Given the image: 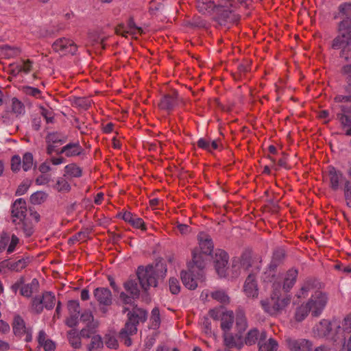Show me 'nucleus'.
I'll list each match as a JSON object with an SVG mask.
<instances>
[{
	"mask_svg": "<svg viewBox=\"0 0 351 351\" xmlns=\"http://www.w3.org/2000/svg\"><path fill=\"white\" fill-rule=\"evenodd\" d=\"M78 315L70 314V317L66 319V324L73 327L76 325L77 322Z\"/></svg>",
	"mask_w": 351,
	"mask_h": 351,
	"instance_id": "62",
	"label": "nucleus"
},
{
	"mask_svg": "<svg viewBox=\"0 0 351 351\" xmlns=\"http://www.w3.org/2000/svg\"><path fill=\"white\" fill-rule=\"evenodd\" d=\"M343 72L347 75L348 83L351 86V65L343 66Z\"/></svg>",
	"mask_w": 351,
	"mask_h": 351,
	"instance_id": "64",
	"label": "nucleus"
},
{
	"mask_svg": "<svg viewBox=\"0 0 351 351\" xmlns=\"http://www.w3.org/2000/svg\"><path fill=\"white\" fill-rule=\"evenodd\" d=\"M34 165V158L31 153L27 152L23 156V169L27 171L29 170Z\"/></svg>",
	"mask_w": 351,
	"mask_h": 351,
	"instance_id": "37",
	"label": "nucleus"
},
{
	"mask_svg": "<svg viewBox=\"0 0 351 351\" xmlns=\"http://www.w3.org/2000/svg\"><path fill=\"white\" fill-rule=\"evenodd\" d=\"M21 160L19 156H14L11 160V169L13 171H17L20 169Z\"/></svg>",
	"mask_w": 351,
	"mask_h": 351,
	"instance_id": "53",
	"label": "nucleus"
},
{
	"mask_svg": "<svg viewBox=\"0 0 351 351\" xmlns=\"http://www.w3.org/2000/svg\"><path fill=\"white\" fill-rule=\"evenodd\" d=\"M13 330L14 334L17 336H25V340L26 341H31V331L26 328L24 320L19 315H16L14 318Z\"/></svg>",
	"mask_w": 351,
	"mask_h": 351,
	"instance_id": "15",
	"label": "nucleus"
},
{
	"mask_svg": "<svg viewBox=\"0 0 351 351\" xmlns=\"http://www.w3.org/2000/svg\"><path fill=\"white\" fill-rule=\"evenodd\" d=\"M50 181V177L47 175H41L38 176L36 180V183L38 185H44L47 184Z\"/></svg>",
	"mask_w": 351,
	"mask_h": 351,
	"instance_id": "58",
	"label": "nucleus"
},
{
	"mask_svg": "<svg viewBox=\"0 0 351 351\" xmlns=\"http://www.w3.org/2000/svg\"><path fill=\"white\" fill-rule=\"evenodd\" d=\"M54 51L60 55L73 54L77 51V46L72 40L66 38L56 40L52 46Z\"/></svg>",
	"mask_w": 351,
	"mask_h": 351,
	"instance_id": "11",
	"label": "nucleus"
},
{
	"mask_svg": "<svg viewBox=\"0 0 351 351\" xmlns=\"http://www.w3.org/2000/svg\"><path fill=\"white\" fill-rule=\"evenodd\" d=\"M339 120L343 127L348 128L346 130V135L351 136V119L346 115L341 114L339 117Z\"/></svg>",
	"mask_w": 351,
	"mask_h": 351,
	"instance_id": "43",
	"label": "nucleus"
},
{
	"mask_svg": "<svg viewBox=\"0 0 351 351\" xmlns=\"http://www.w3.org/2000/svg\"><path fill=\"white\" fill-rule=\"evenodd\" d=\"M94 296L100 305L108 306L112 303V294L106 288H97L94 291Z\"/></svg>",
	"mask_w": 351,
	"mask_h": 351,
	"instance_id": "18",
	"label": "nucleus"
},
{
	"mask_svg": "<svg viewBox=\"0 0 351 351\" xmlns=\"http://www.w3.org/2000/svg\"><path fill=\"white\" fill-rule=\"evenodd\" d=\"M88 235V232L87 230L81 231L75 234V239L78 241L84 242L87 239Z\"/></svg>",
	"mask_w": 351,
	"mask_h": 351,
	"instance_id": "60",
	"label": "nucleus"
},
{
	"mask_svg": "<svg viewBox=\"0 0 351 351\" xmlns=\"http://www.w3.org/2000/svg\"><path fill=\"white\" fill-rule=\"evenodd\" d=\"M200 257L197 252H193V262L188 265L189 271H182L181 278L184 285L189 289H195L199 282H202L204 278L203 261H199Z\"/></svg>",
	"mask_w": 351,
	"mask_h": 351,
	"instance_id": "2",
	"label": "nucleus"
},
{
	"mask_svg": "<svg viewBox=\"0 0 351 351\" xmlns=\"http://www.w3.org/2000/svg\"><path fill=\"white\" fill-rule=\"evenodd\" d=\"M228 256L226 252L221 250H217L215 252V267L219 277H226L227 276L226 265L228 263Z\"/></svg>",
	"mask_w": 351,
	"mask_h": 351,
	"instance_id": "13",
	"label": "nucleus"
},
{
	"mask_svg": "<svg viewBox=\"0 0 351 351\" xmlns=\"http://www.w3.org/2000/svg\"><path fill=\"white\" fill-rule=\"evenodd\" d=\"M41 300L43 301V306L48 309L52 308L55 305L56 298L54 295L50 292H45L43 293Z\"/></svg>",
	"mask_w": 351,
	"mask_h": 351,
	"instance_id": "28",
	"label": "nucleus"
},
{
	"mask_svg": "<svg viewBox=\"0 0 351 351\" xmlns=\"http://www.w3.org/2000/svg\"><path fill=\"white\" fill-rule=\"evenodd\" d=\"M152 322V327L154 329L157 328L160 326V313L158 308H154L152 311V316L150 318Z\"/></svg>",
	"mask_w": 351,
	"mask_h": 351,
	"instance_id": "40",
	"label": "nucleus"
},
{
	"mask_svg": "<svg viewBox=\"0 0 351 351\" xmlns=\"http://www.w3.org/2000/svg\"><path fill=\"white\" fill-rule=\"evenodd\" d=\"M286 345L290 351H311L312 343L305 339H295L294 337H287Z\"/></svg>",
	"mask_w": 351,
	"mask_h": 351,
	"instance_id": "12",
	"label": "nucleus"
},
{
	"mask_svg": "<svg viewBox=\"0 0 351 351\" xmlns=\"http://www.w3.org/2000/svg\"><path fill=\"white\" fill-rule=\"evenodd\" d=\"M64 176L71 177H80L82 175V171L79 167L75 164H69L64 167Z\"/></svg>",
	"mask_w": 351,
	"mask_h": 351,
	"instance_id": "29",
	"label": "nucleus"
},
{
	"mask_svg": "<svg viewBox=\"0 0 351 351\" xmlns=\"http://www.w3.org/2000/svg\"><path fill=\"white\" fill-rule=\"evenodd\" d=\"M55 188L58 191L67 192L70 190V185L66 180L60 178L57 180Z\"/></svg>",
	"mask_w": 351,
	"mask_h": 351,
	"instance_id": "42",
	"label": "nucleus"
},
{
	"mask_svg": "<svg viewBox=\"0 0 351 351\" xmlns=\"http://www.w3.org/2000/svg\"><path fill=\"white\" fill-rule=\"evenodd\" d=\"M341 23L339 25V34L334 39L332 47L335 49L341 50V56L348 60L349 52L351 51V29H343ZM351 59V56H350Z\"/></svg>",
	"mask_w": 351,
	"mask_h": 351,
	"instance_id": "7",
	"label": "nucleus"
},
{
	"mask_svg": "<svg viewBox=\"0 0 351 351\" xmlns=\"http://www.w3.org/2000/svg\"><path fill=\"white\" fill-rule=\"evenodd\" d=\"M81 319L84 322H88V325L86 328L81 330L80 336L86 338L90 337V335L94 333L93 330L97 326V323H90L91 321H93V315L90 312L83 313L81 316Z\"/></svg>",
	"mask_w": 351,
	"mask_h": 351,
	"instance_id": "17",
	"label": "nucleus"
},
{
	"mask_svg": "<svg viewBox=\"0 0 351 351\" xmlns=\"http://www.w3.org/2000/svg\"><path fill=\"white\" fill-rule=\"evenodd\" d=\"M38 281L34 278L30 283L25 285L21 289V294L25 297L29 298L38 289Z\"/></svg>",
	"mask_w": 351,
	"mask_h": 351,
	"instance_id": "27",
	"label": "nucleus"
},
{
	"mask_svg": "<svg viewBox=\"0 0 351 351\" xmlns=\"http://www.w3.org/2000/svg\"><path fill=\"white\" fill-rule=\"evenodd\" d=\"M26 93L29 95L38 97L40 94V91L36 88L27 87Z\"/></svg>",
	"mask_w": 351,
	"mask_h": 351,
	"instance_id": "63",
	"label": "nucleus"
},
{
	"mask_svg": "<svg viewBox=\"0 0 351 351\" xmlns=\"http://www.w3.org/2000/svg\"><path fill=\"white\" fill-rule=\"evenodd\" d=\"M280 291L274 290L271 298L268 301H262L261 304L265 311L274 315L283 311L290 303L289 296H282Z\"/></svg>",
	"mask_w": 351,
	"mask_h": 351,
	"instance_id": "4",
	"label": "nucleus"
},
{
	"mask_svg": "<svg viewBox=\"0 0 351 351\" xmlns=\"http://www.w3.org/2000/svg\"><path fill=\"white\" fill-rule=\"evenodd\" d=\"M197 145L199 147L209 151L210 149V141L205 138H200L197 141Z\"/></svg>",
	"mask_w": 351,
	"mask_h": 351,
	"instance_id": "59",
	"label": "nucleus"
},
{
	"mask_svg": "<svg viewBox=\"0 0 351 351\" xmlns=\"http://www.w3.org/2000/svg\"><path fill=\"white\" fill-rule=\"evenodd\" d=\"M125 289L128 291L132 297H137L139 293V290L136 282L134 280H128L124 285Z\"/></svg>",
	"mask_w": 351,
	"mask_h": 351,
	"instance_id": "35",
	"label": "nucleus"
},
{
	"mask_svg": "<svg viewBox=\"0 0 351 351\" xmlns=\"http://www.w3.org/2000/svg\"><path fill=\"white\" fill-rule=\"evenodd\" d=\"M3 53L8 57H12L19 54V49L9 46H5L2 49Z\"/></svg>",
	"mask_w": 351,
	"mask_h": 351,
	"instance_id": "50",
	"label": "nucleus"
},
{
	"mask_svg": "<svg viewBox=\"0 0 351 351\" xmlns=\"http://www.w3.org/2000/svg\"><path fill=\"white\" fill-rule=\"evenodd\" d=\"M38 343L43 347L45 351H54L56 345L53 341L47 338L46 334L43 331H40L38 335Z\"/></svg>",
	"mask_w": 351,
	"mask_h": 351,
	"instance_id": "25",
	"label": "nucleus"
},
{
	"mask_svg": "<svg viewBox=\"0 0 351 351\" xmlns=\"http://www.w3.org/2000/svg\"><path fill=\"white\" fill-rule=\"evenodd\" d=\"M210 316L215 320L221 319V328L223 331V341L228 348L240 350L243 346V339L240 335H232L229 333L233 324V313L226 311L222 306L215 308L209 311Z\"/></svg>",
	"mask_w": 351,
	"mask_h": 351,
	"instance_id": "1",
	"label": "nucleus"
},
{
	"mask_svg": "<svg viewBox=\"0 0 351 351\" xmlns=\"http://www.w3.org/2000/svg\"><path fill=\"white\" fill-rule=\"evenodd\" d=\"M130 223L134 228H141L142 230L145 229L143 219L136 215H134L133 219L131 220Z\"/></svg>",
	"mask_w": 351,
	"mask_h": 351,
	"instance_id": "52",
	"label": "nucleus"
},
{
	"mask_svg": "<svg viewBox=\"0 0 351 351\" xmlns=\"http://www.w3.org/2000/svg\"><path fill=\"white\" fill-rule=\"evenodd\" d=\"M328 172L330 187L336 191L339 188L340 184L343 181V175L332 167H328Z\"/></svg>",
	"mask_w": 351,
	"mask_h": 351,
	"instance_id": "22",
	"label": "nucleus"
},
{
	"mask_svg": "<svg viewBox=\"0 0 351 351\" xmlns=\"http://www.w3.org/2000/svg\"><path fill=\"white\" fill-rule=\"evenodd\" d=\"M158 265H149L140 267L138 269L137 275L140 284L143 289L147 290L149 287H155L157 285V271Z\"/></svg>",
	"mask_w": 351,
	"mask_h": 351,
	"instance_id": "8",
	"label": "nucleus"
},
{
	"mask_svg": "<svg viewBox=\"0 0 351 351\" xmlns=\"http://www.w3.org/2000/svg\"><path fill=\"white\" fill-rule=\"evenodd\" d=\"M43 304L40 297H36L33 299L32 308L36 313H40L43 309Z\"/></svg>",
	"mask_w": 351,
	"mask_h": 351,
	"instance_id": "44",
	"label": "nucleus"
},
{
	"mask_svg": "<svg viewBox=\"0 0 351 351\" xmlns=\"http://www.w3.org/2000/svg\"><path fill=\"white\" fill-rule=\"evenodd\" d=\"M19 238L16 235L12 234V237H11L10 243L8 247V253L13 252L15 250V247L17 245V244L19 243Z\"/></svg>",
	"mask_w": 351,
	"mask_h": 351,
	"instance_id": "56",
	"label": "nucleus"
},
{
	"mask_svg": "<svg viewBox=\"0 0 351 351\" xmlns=\"http://www.w3.org/2000/svg\"><path fill=\"white\" fill-rule=\"evenodd\" d=\"M32 66V64L29 60H22L18 63L11 64V71L14 75L21 72L27 73L31 70Z\"/></svg>",
	"mask_w": 351,
	"mask_h": 351,
	"instance_id": "24",
	"label": "nucleus"
},
{
	"mask_svg": "<svg viewBox=\"0 0 351 351\" xmlns=\"http://www.w3.org/2000/svg\"><path fill=\"white\" fill-rule=\"evenodd\" d=\"M298 271L295 269H291L285 274L273 276L271 278L272 287L274 290L284 292H288L293 287L296 282Z\"/></svg>",
	"mask_w": 351,
	"mask_h": 351,
	"instance_id": "5",
	"label": "nucleus"
},
{
	"mask_svg": "<svg viewBox=\"0 0 351 351\" xmlns=\"http://www.w3.org/2000/svg\"><path fill=\"white\" fill-rule=\"evenodd\" d=\"M103 347V341L99 335H93L88 348L90 351L99 349Z\"/></svg>",
	"mask_w": 351,
	"mask_h": 351,
	"instance_id": "38",
	"label": "nucleus"
},
{
	"mask_svg": "<svg viewBox=\"0 0 351 351\" xmlns=\"http://www.w3.org/2000/svg\"><path fill=\"white\" fill-rule=\"evenodd\" d=\"M106 344L109 348L116 349L118 347L117 340L114 336L110 335L106 337Z\"/></svg>",
	"mask_w": 351,
	"mask_h": 351,
	"instance_id": "54",
	"label": "nucleus"
},
{
	"mask_svg": "<svg viewBox=\"0 0 351 351\" xmlns=\"http://www.w3.org/2000/svg\"><path fill=\"white\" fill-rule=\"evenodd\" d=\"M169 290L173 294H178L180 290V286L178 279L171 278L169 280Z\"/></svg>",
	"mask_w": 351,
	"mask_h": 351,
	"instance_id": "45",
	"label": "nucleus"
},
{
	"mask_svg": "<svg viewBox=\"0 0 351 351\" xmlns=\"http://www.w3.org/2000/svg\"><path fill=\"white\" fill-rule=\"evenodd\" d=\"M266 333L263 331L260 334V340L258 341V351H276L278 348V342L270 338L267 341H263V340L266 339Z\"/></svg>",
	"mask_w": 351,
	"mask_h": 351,
	"instance_id": "21",
	"label": "nucleus"
},
{
	"mask_svg": "<svg viewBox=\"0 0 351 351\" xmlns=\"http://www.w3.org/2000/svg\"><path fill=\"white\" fill-rule=\"evenodd\" d=\"M68 308L70 314L79 315L80 304L77 300H71L68 303Z\"/></svg>",
	"mask_w": 351,
	"mask_h": 351,
	"instance_id": "47",
	"label": "nucleus"
},
{
	"mask_svg": "<svg viewBox=\"0 0 351 351\" xmlns=\"http://www.w3.org/2000/svg\"><path fill=\"white\" fill-rule=\"evenodd\" d=\"M198 241L199 249L194 250L192 252V255L193 256V252H196L197 255L200 257L199 261L201 262L203 261L204 267L206 258L211 254L213 250V244L210 237L204 232H200L198 234ZM192 262H193V258L192 259Z\"/></svg>",
	"mask_w": 351,
	"mask_h": 351,
	"instance_id": "9",
	"label": "nucleus"
},
{
	"mask_svg": "<svg viewBox=\"0 0 351 351\" xmlns=\"http://www.w3.org/2000/svg\"><path fill=\"white\" fill-rule=\"evenodd\" d=\"M29 187V183L27 181L23 182L16 189V194L18 195H22L25 194L27 191Z\"/></svg>",
	"mask_w": 351,
	"mask_h": 351,
	"instance_id": "57",
	"label": "nucleus"
},
{
	"mask_svg": "<svg viewBox=\"0 0 351 351\" xmlns=\"http://www.w3.org/2000/svg\"><path fill=\"white\" fill-rule=\"evenodd\" d=\"M27 212L26 202L22 199H17L13 204L12 208V216L14 223L17 221H23L25 220V215Z\"/></svg>",
	"mask_w": 351,
	"mask_h": 351,
	"instance_id": "14",
	"label": "nucleus"
},
{
	"mask_svg": "<svg viewBox=\"0 0 351 351\" xmlns=\"http://www.w3.org/2000/svg\"><path fill=\"white\" fill-rule=\"evenodd\" d=\"M47 197V194L43 191H37L33 193L30 197V201L33 204H40L43 203Z\"/></svg>",
	"mask_w": 351,
	"mask_h": 351,
	"instance_id": "33",
	"label": "nucleus"
},
{
	"mask_svg": "<svg viewBox=\"0 0 351 351\" xmlns=\"http://www.w3.org/2000/svg\"><path fill=\"white\" fill-rule=\"evenodd\" d=\"M12 110L15 113L21 114L23 110V106L17 99H12Z\"/></svg>",
	"mask_w": 351,
	"mask_h": 351,
	"instance_id": "55",
	"label": "nucleus"
},
{
	"mask_svg": "<svg viewBox=\"0 0 351 351\" xmlns=\"http://www.w3.org/2000/svg\"><path fill=\"white\" fill-rule=\"evenodd\" d=\"M82 152L83 149L79 143H69L60 149V152L64 154L67 157L78 156L81 154Z\"/></svg>",
	"mask_w": 351,
	"mask_h": 351,
	"instance_id": "23",
	"label": "nucleus"
},
{
	"mask_svg": "<svg viewBox=\"0 0 351 351\" xmlns=\"http://www.w3.org/2000/svg\"><path fill=\"white\" fill-rule=\"evenodd\" d=\"M313 332L319 337H326L336 343L341 342L340 326L336 322H329L327 320H322L314 328Z\"/></svg>",
	"mask_w": 351,
	"mask_h": 351,
	"instance_id": "3",
	"label": "nucleus"
},
{
	"mask_svg": "<svg viewBox=\"0 0 351 351\" xmlns=\"http://www.w3.org/2000/svg\"><path fill=\"white\" fill-rule=\"evenodd\" d=\"M232 5V3L229 0H226L224 3H221L216 8L217 12H219L221 9H223V12H224L225 17L228 16V14L231 12L230 7Z\"/></svg>",
	"mask_w": 351,
	"mask_h": 351,
	"instance_id": "48",
	"label": "nucleus"
},
{
	"mask_svg": "<svg viewBox=\"0 0 351 351\" xmlns=\"http://www.w3.org/2000/svg\"><path fill=\"white\" fill-rule=\"evenodd\" d=\"M344 195L347 206L351 208V184L348 182L345 184Z\"/></svg>",
	"mask_w": 351,
	"mask_h": 351,
	"instance_id": "51",
	"label": "nucleus"
},
{
	"mask_svg": "<svg viewBox=\"0 0 351 351\" xmlns=\"http://www.w3.org/2000/svg\"><path fill=\"white\" fill-rule=\"evenodd\" d=\"M68 338L71 345L75 348H78L81 346L80 336L75 330H71L68 333Z\"/></svg>",
	"mask_w": 351,
	"mask_h": 351,
	"instance_id": "34",
	"label": "nucleus"
},
{
	"mask_svg": "<svg viewBox=\"0 0 351 351\" xmlns=\"http://www.w3.org/2000/svg\"><path fill=\"white\" fill-rule=\"evenodd\" d=\"M339 11L342 16L351 17V3H344L339 6Z\"/></svg>",
	"mask_w": 351,
	"mask_h": 351,
	"instance_id": "49",
	"label": "nucleus"
},
{
	"mask_svg": "<svg viewBox=\"0 0 351 351\" xmlns=\"http://www.w3.org/2000/svg\"><path fill=\"white\" fill-rule=\"evenodd\" d=\"M311 311V309L307 306L306 304H302L298 307L295 312V319L297 321L300 322L303 320Z\"/></svg>",
	"mask_w": 351,
	"mask_h": 351,
	"instance_id": "32",
	"label": "nucleus"
},
{
	"mask_svg": "<svg viewBox=\"0 0 351 351\" xmlns=\"http://www.w3.org/2000/svg\"><path fill=\"white\" fill-rule=\"evenodd\" d=\"M27 266V261L25 259H20L16 262L10 264V268L14 271H21Z\"/></svg>",
	"mask_w": 351,
	"mask_h": 351,
	"instance_id": "46",
	"label": "nucleus"
},
{
	"mask_svg": "<svg viewBox=\"0 0 351 351\" xmlns=\"http://www.w3.org/2000/svg\"><path fill=\"white\" fill-rule=\"evenodd\" d=\"M328 298L325 293L316 291L306 303L313 316H318L325 307Z\"/></svg>",
	"mask_w": 351,
	"mask_h": 351,
	"instance_id": "10",
	"label": "nucleus"
},
{
	"mask_svg": "<svg viewBox=\"0 0 351 351\" xmlns=\"http://www.w3.org/2000/svg\"><path fill=\"white\" fill-rule=\"evenodd\" d=\"M147 318L145 311L134 308L132 312L128 313V322L125 324V328L120 332V338L127 337L137 331L136 324L141 322H145Z\"/></svg>",
	"mask_w": 351,
	"mask_h": 351,
	"instance_id": "6",
	"label": "nucleus"
},
{
	"mask_svg": "<svg viewBox=\"0 0 351 351\" xmlns=\"http://www.w3.org/2000/svg\"><path fill=\"white\" fill-rule=\"evenodd\" d=\"M61 148H58L57 146L55 144H49L47 147V154H60L62 152H60Z\"/></svg>",
	"mask_w": 351,
	"mask_h": 351,
	"instance_id": "61",
	"label": "nucleus"
},
{
	"mask_svg": "<svg viewBox=\"0 0 351 351\" xmlns=\"http://www.w3.org/2000/svg\"><path fill=\"white\" fill-rule=\"evenodd\" d=\"M258 337H260L258 331L255 328L252 329L247 332L245 341L243 343L248 346L253 345L257 341Z\"/></svg>",
	"mask_w": 351,
	"mask_h": 351,
	"instance_id": "30",
	"label": "nucleus"
},
{
	"mask_svg": "<svg viewBox=\"0 0 351 351\" xmlns=\"http://www.w3.org/2000/svg\"><path fill=\"white\" fill-rule=\"evenodd\" d=\"M212 297L213 299L222 304H226L229 302V297L223 291H216L213 292Z\"/></svg>",
	"mask_w": 351,
	"mask_h": 351,
	"instance_id": "39",
	"label": "nucleus"
},
{
	"mask_svg": "<svg viewBox=\"0 0 351 351\" xmlns=\"http://www.w3.org/2000/svg\"><path fill=\"white\" fill-rule=\"evenodd\" d=\"M243 291L248 298H256L258 296L257 284L253 275H249L247 278L244 283Z\"/></svg>",
	"mask_w": 351,
	"mask_h": 351,
	"instance_id": "20",
	"label": "nucleus"
},
{
	"mask_svg": "<svg viewBox=\"0 0 351 351\" xmlns=\"http://www.w3.org/2000/svg\"><path fill=\"white\" fill-rule=\"evenodd\" d=\"M141 27H137L133 21H130L126 26L121 25L117 27L116 32L123 36L128 37L129 35L132 37L136 36L142 33Z\"/></svg>",
	"mask_w": 351,
	"mask_h": 351,
	"instance_id": "16",
	"label": "nucleus"
},
{
	"mask_svg": "<svg viewBox=\"0 0 351 351\" xmlns=\"http://www.w3.org/2000/svg\"><path fill=\"white\" fill-rule=\"evenodd\" d=\"M197 8L199 12L207 14L214 10L215 5L213 0H197Z\"/></svg>",
	"mask_w": 351,
	"mask_h": 351,
	"instance_id": "26",
	"label": "nucleus"
},
{
	"mask_svg": "<svg viewBox=\"0 0 351 351\" xmlns=\"http://www.w3.org/2000/svg\"><path fill=\"white\" fill-rule=\"evenodd\" d=\"M340 341H344L345 337L343 335V332H351V313L349 314L345 319L343 324V328H341Z\"/></svg>",
	"mask_w": 351,
	"mask_h": 351,
	"instance_id": "36",
	"label": "nucleus"
},
{
	"mask_svg": "<svg viewBox=\"0 0 351 351\" xmlns=\"http://www.w3.org/2000/svg\"><path fill=\"white\" fill-rule=\"evenodd\" d=\"M247 326V320L244 315L242 313H238L236 317V328L239 332L245 331Z\"/></svg>",
	"mask_w": 351,
	"mask_h": 351,
	"instance_id": "31",
	"label": "nucleus"
},
{
	"mask_svg": "<svg viewBox=\"0 0 351 351\" xmlns=\"http://www.w3.org/2000/svg\"><path fill=\"white\" fill-rule=\"evenodd\" d=\"M178 94L174 92L164 96L159 104V107L162 110L170 111L178 106Z\"/></svg>",
	"mask_w": 351,
	"mask_h": 351,
	"instance_id": "19",
	"label": "nucleus"
},
{
	"mask_svg": "<svg viewBox=\"0 0 351 351\" xmlns=\"http://www.w3.org/2000/svg\"><path fill=\"white\" fill-rule=\"evenodd\" d=\"M16 225L19 226L18 228H21L26 237H30L34 232L33 228L31 225H29L26 223L25 220L23 221H17V223H14Z\"/></svg>",
	"mask_w": 351,
	"mask_h": 351,
	"instance_id": "41",
	"label": "nucleus"
}]
</instances>
